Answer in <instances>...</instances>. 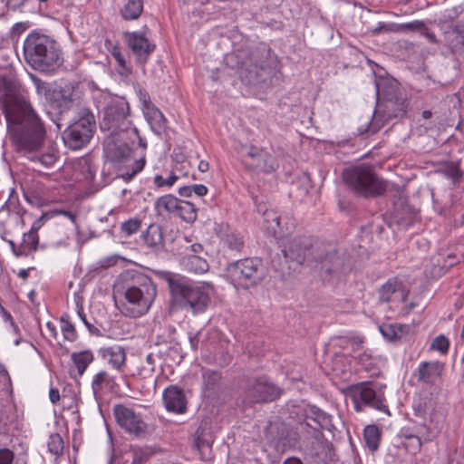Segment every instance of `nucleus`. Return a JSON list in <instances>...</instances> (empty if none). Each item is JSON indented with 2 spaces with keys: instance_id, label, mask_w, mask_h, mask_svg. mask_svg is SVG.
<instances>
[{
  "instance_id": "obj_63",
  "label": "nucleus",
  "mask_w": 464,
  "mask_h": 464,
  "mask_svg": "<svg viewBox=\"0 0 464 464\" xmlns=\"http://www.w3.org/2000/svg\"><path fill=\"white\" fill-rule=\"evenodd\" d=\"M451 12H453V14H450L449 16L451 19H454L458 17L460 14H462L463 8L461 6H456L452 8Z\"/></svg>"
},
{
  "instance_id": "obj_42",
  "label": "nucleus",
  "mask_w": 464,
  "mask_h": 464,
  "mask_svg": "<svg viewBox=\"0 0 464 464\" xmlns=\"http://www.w3.org/2000/svg\"><path fill=\"white\" fill-rule=\"evenodd\" d=\"M221 375L218 371L206 370L203 372V385L206 390L214 389L219 382Z\"/></svg>"
},
{
  "instance_id": "obj_50",
  "label": "nucleus",
  "mask_w": 464,
  "mask_h": 464,
  "mask_svg": "<svg viewBox=\"0 0 464 464\" xmlns=\"http://www.w3.org/2000/svg\"><path fill=\"white\" fill-rule=\"evenodd\" d=\"M39 161L45 167L53 166L57 160V153L53 150L42 154L39 158Z\"/></svg>"
},
{
  "instance_id": "obj_3",
  "label": "nucleus",
  "mask_w": 464,
  "mask_h": 464,
  "mask_svg": "<svg viewBox=\"0 0 464 464\" xmlns=\"http://www.w3.org/2000/svg\"><path fill=\"white\" fill-rule=\"evenodd\" d=\"M286 260L296 262L298 265L306 263L308 266L324 270H333L335 252L324 245H313L312 240L305 237H295L287 241L282 250Z\"/></svg>"
},
{
  "instance_id": "obj_14",
  "label": "nucleus",
  "mask_w": 464,
  "mask_h": 464,
  "mask_svg": "<svg viewBox=\"0 0 464 464\" xmlns=\"http://www.w3.org/2000/svg\"><path fill=\"white\" fill-rule=\"evenodd\" d=\"M280 394L279 388L263 376L249 382L245 392V401L247 404L272 401Z\"/></svg>"
},
{
  "instance_id": "obj_23",
  "label": "nucleus",
  "mask_w": 464,
  "mask_h": 464,
  "mask_svg": "<svg viewBox=\"0 0 464 464\" xmlns=\"http://www.w3.org/2000/svg\"><path fill=\"white\" fill-rule=\"evenodd\" d=\"M444 364L439 361L420 362L418 368L419 381L434 383L442 374Z\"/></svg>"
},
{
  "instance_id": "obj_52",
  "label": "nucleus",
  "mask_w": 464,
  "mask_h": 464,
  "mask_svg": "<svg viewBox=\"0 0 464 464\" xmlns=\"http://www.w3.org/2000/svg\"><path fill=\"white\" fill-rule=\"evenodd\" d=\"M137 95L139 97L140 102L142 104V109L152 104V102L150 101V97L145 90L139 88L137 91Z\"/></svg>"
},
{
  "instance_id": "obj_41",
  "label": "nucleus",
  "mask_w": 464,
  "mask_h": 464,
  "mask_svg": "<svg viewBox=\"0 0 464 464\" xmlns=\"http://www.w3.org/2000/svg\"><path fill=\"white\" fill-rule=\"evenodd\" d=\"M404 438L406 441L403 442V445L408 452L414 455L420 450L421 440L420 436L405 433Z\"/></svg>"
},
{
  "instance_id": "obj_24",
  "label": "nucleus",
  "mask_w": 464,
  "mask_h": 464,
  "mask_svg": "<svg viewBox=\"0 0 464 464\" xmlns=\"http://www.w3.org/2000/svg\"><path fill=\"white\" fill-rule=\"evenodd\" d=\"M144 244L154 251L164 248L162 228L158 224H150L141 236Z\"/></svg>"
},
{
  "instance_id": "obj_12",
  "label": "nucleus",
  "mask_w": 464,
  "mask_h": 464,
  "mask_svg": "<svg viewBox=\"0 0 464 464\" xmlns=\"http://www.w3.org/2000/svg\"><path fill=\"white\" fill-rule=\"evenodd\" d=\"M129 104L124 100L111 101L104 109L102 129L111 131L117 135L121 131H127L131 125L128 119Z\"/></svg>"
},
{
  "instance_id": "obj_28",
  "label": "nucleus",
  "mask_w": 464,
  "mask_h": 464,
  "mask_svg": "<svg viewBox=\"0 0 464 464\" xmlns=\"http://www.w3.org/2000/svg\"><path fill=\"white\" fill-rule=\"evenodd\" d=\"M146 0H127L121 9V15L124 20H137L143 12Z\"/></svg>"
},
{
  "instance_id": "obj_27",
  "label": "nucleus",
  "mask_w": 464,
  "mask_h": 464,
  "mask_svg": "<svg viewBox=\"0 0 464 464\" xmlns=\"http://www.w3.org/2000/svg\"><path fill=\"white\" fill-rule=\"evenodd\" d=\"M181 263L187 270L195 274H203L209 268L206 259L194 254H186L182 257Z\"/></svg>"
},
{
  "instance_id": "obj_59",
  "label": "nucleus",
  "mask_w": 464,
  "mask_h": 464,
  "mask_svg": "<svg viewBox=\"0 0 464 464\" xmlns=\"http://www.w3.org/2000/svg\"><path fill=\"white\" fill-rule=\"evenodd\" d=\"M46 329L52 337H53L55 339L57 338L58 332H57L55 325L53 323L48 322L46 324Z\"/></svg>"
},
{
  "instance_id": "obj_54",
  "label": "nucleus",
  "mask_w": 464,
  "mask_h": 464,
  "mask_svg": "<svg viewBox=\"0 0 464 464\" xmlns=\"http://www.w3.org/2000/svg\"><path fill=\"white\" fill-rule=\"evenodd\" d=\"M192 193H195L198 197L205 196L208 193V188L202 184H196L191 186Z\"/></svg>"
},
{
  "instance_id": "obj_37",
  "label": "nucleus",
  "mask_w": 464,
  "mask_h": 464,
  "mask_svg": "<svg viewBox=\"0 0 464 464\" xmlns=\"http://www.w3.org/2000/svg\"><path fill=\"white\" fill-rule=\"evenodd\" d=\"M363 437L368 448L374 451L379 448L380 443V431L377 426L368 425L363 431Z\"/></svg>"
},
{
  "instance_id": "obj_44",
  "label": "nucleus",
  "mask_w": 464,
  "mask_h": 464,
  "mask_svg": "<svg viewBox=\"0 0 464 464\" xmlns=\"http://www.w3.org/2000/svg\"><path fill=\"white\" fill-rule=\"evenodd\" d=\"M449 346V339L442 334L434 338L430 343L431 350L438 351L443 354H446L448 353Z\"/></svg>"
},
{
  "instance_id": "obj_58",
  "label": "nucleus",
  "mask_w": 464,
  "mask_h": 464,
  "mask_svg": "<svg viewBox=\"0 0 464 464\" xmlns=\"http://www.w3.org/2000/svg\"><path fill=\"white\" fill-rule=\"evenodd\" d=\"M53 212H55V216L63 215V216L68 218L72 223L76 222V216L73 213L70 212V211H67V210H53Z\"/></svg>"
},
{
  "instance_id": "obj_40",
  "label": "nucleus",
  "mask_w": 464,
  "mask_h": 464,
  "mask_svg": "<svg viewBox=\"0 0 464 464\" xmlns=\"http://www.w3.org/2000/svg\"><path fill=\"white\" fill-rule=\"evenodd\" d=\"M48 450L54 456H61L63 452V440L60 434H51L48 440Z\"/></svg>"
},
{
  "instance_id": "obj_8",
  "label": "nucleus",
  "mask_w": 464,
  "mask_h": 464,
  "mask_svg": "<svg viewBox=\"0 0 464 464\" xmlns=\"http://www.w3.org/2000/svg\"><path fill=\"white\" fill-rule=\"evenodd\" d=\"M227 273L235 284L244 288L256 285L266 276L263 261L257 257L244 258L230 264Z\"/></svg>"
},
{
  "instance_id": "obj_16",
  "label": "nucleus",
  "mask_w": 464,
  "mask_h": 464,
  "mask_svg": "<svg viewBox=\"0 0 464 464\" xmlns=\"http://www.w3.org/2000/svg\"><path fill=\"white\" fill-rule=\"evenodd\" d=\"M124 35L129 48L135 56L136 62L144 65L154 52L155 44H151L148 38L138 32H128Z\"/></svg>"
},
{
  "instance_id": "obj_29",
  "label": "nucleus",
  "mask_w": 464,
  "mask_h": 464,
  "mask_svg": "<svg viewBox=\"0 0 464 464\" xmlns=\"http://www.w3.org/2000/svg\"><path fill=\"white\" fill-rule=\"evenodd\" d=\"M72 361L75 365L78 375L82 376L88 366L93 362L94 356L90 350L72 353Z\"/></svg>"
},
{
  "instance_id": "obj_22",
  "label": "nucleus",
  "mask_w": 464,
  "mask_h": 464,
  "mask_svg": "<svg viewBox=\"0 0 464 464\" xmlns=\"http://www.w3.org/2000/svg\"><path fill=\"white\" fill-rule=\"evenodd\" d=\"M12 252L15 256H27L37 250L39 244L38 235L24 233L22 242L16 245L13 240H7Z\"/></svg>"
},
{
  "instance_id": "obj_57",
  "label": "nucleus",
  "mask_w": 464,
  "mask_h": 464,
  "mask_svg": "<svg viewBox=\"0 0 464 464\" xmlns=\"http://www.w3.org/2000/svg\"><path fill=\"white\" fill-rule=\"evenodd\" d=\"M69 244H70V237L68 236L64 237L63 238H62L60 240L53 241L52 243V245L54 247H66L69 246Z\"/></svg>"
},
{
  "instance_id": "obj_35",
  "label": "nucleus",
  "mask_w": 464,
  "mask_h": 464,
  "mask_svg": "<svg viewBox=\"0 0 464 464\" xmlns=\"http://www.w3.org/2000/svg\"><path fill=\"white\" fill-rule=\"evenodd\" d=\"M186 222H194L197 218V209L189 201L180 200L176 214Z\"/></svg>"
},
{
  "instance_id": "obj_38",
  "label": "nucleus",
  "mask_w": 464,
  "mask_h": 464,
  "mask_svg": "<svg viewBox=\"0 0 464 464\" xmlns=\"http://www.w3.org/2000/svg\"><path fill=\"white\" fill-rule=\"evenodd\" d=\"M403 330L404 326L401 324H382L380 326L382 334L389 341L400 339Z\"/></svg>"
},
{
  "instance_id": "obj_13",
  "label": "nucleus",
  "mask_w": 464,
  "mask_h": 464,
  "mask_svg": "<svg viewBox=\"0 0 464 464\" xmlns=\"http://www.w3.org/2000/svg\"><path fill=\"white\" fill-rule=\"evenodd\" d=\"M376 94L385 100L386 117L397 118L406 112V100L398 96V83L394 80L380 79L375 82Z\"/></svg>"
},
{
  "instance_id": "obj_51",
  "label": "nucleus",
  "mask_w": 464,
  "mask_h": 464,
  "mask_svg": "<svg viewBox=\"0 0 464 464\" xmlns=\"http://www.w3.org/2000/svg\"><path fill=\"white\" fill-rule=\"evenodd\" d=\"M14 453L8 449L0 450V464H12Z\"/></svg>"
},
{
  "instance_id": "obj_11",
  "label": "nucleus",
  "mask_w": 464,
  "mask_h": 464,
  "mask_svg": "<svg viewBox=\"0 0 464 464\" xmlns=\"http://www.w3.org/2000/svg\"><path fill=\"white\" fill-rule=\"evenodd\" d=\"M385 385L374 382H362L353 390L355 410L362 411L361 402L390 415L384 398Z\"/></svg>"
},
{
  "instance_id": "obj_60",
  "label": "nucleus",
  "mask_w": 464,
  "mask_h": 464,
  "mask_svg": "<svg viewBox=\"0 0 464 464\" xmlns=\"http://www.w3.org/2000/svg\"><path fill=\"white\" fill-rule=\"evenodd\" d=\"M179 194L181 197H190L192 195L191 186H185L179 189Z\"/></svg>"
},
{
  "instance_id": "obj_6",
  "label": "nucleus",
  "mask_w": 464,
  "mask_h": 464,
  "mask_svg": "<svg viewBox=\"0 0 464 464\" xmlns=\"http://www.w3.org/2000/svg\"><path fill=\"white\" fill-rule=\"evenodd\" d=\"M104 155L118 169L120 176L125 181H130L140 172L146 164L145 155L139 158L132 155V151L127 144L120 142L113 137H109L104 141Z\"/></svg>"
},
{
  "instance_id": "obj_48",
  "label": "nucleus",
  "mask_w": 464,
  "mask_h": 464,
  "mask_svg": "<svg viewBox=\"0 0 464 464\" xmlns=\"http://www.w3.org/2000/svg\"><path fill=\"white\" fill-rule=\"evenodd\" d=\"M55 217V212H46L41 215L39 218H37L32 225L31 229L28 233H33L34 235H38V230L42 227L44 223L51 218Z\"/></svg>"
},
{
  "instance_id": "obj_64",
  "label": "nucleus",
  "mask_w": 464,
  "mask_h": 464,
  "mask_svg": "<svg viewBox=\"0 0 464 464\" xmlns=\"http://www.w3.org/2000/svg\"><path fill=\"white\" fill-rule=\"evenodd\" d=\"M283 464H303L302 460L295 457L287 458Z\"/></svg>"
},
{
  "instance_id": "obj_26",
  "label": "nucleus",
  "mask_w": 464,
  "mask_h": 464,
  "mask_svg": "<svg viewBox=\"0 0 464 464\" xmlns=\"http://www.w3.org/2000/svg\"><path fill=\"white\" fill-rule=\"evenodd\" d=\"M142 111L153 130L161 131L165 128L166 119L153 103L143 108Z\"/></svg>"
},
{
  "instance_id": "obj_49",
  "label": "nucleus",
  "mask_w": 464,
  "mask_h": 464,
  "mask_svg": "<svg viewBox=\"0 0 464 464\" xmlns=\"http://www.w3.org/2000/svg\"><path fill=\"white\" fill-rule=\"evenodd\" d=\"M177 179H178V176L176 174H174V173H171L168 179H164L160 175H156L154 177V184L158 188H161V187H164V186H167V187L169 188V187H172L174 185V183L177 181Z\"/></svg>"
},
{
  "instance_id": "obj_55",
  "label": "nucleus",
  "mask_w": 464,
  "mask_h": 464,
  "mask_svg": "<svg viewBox=\"0 0 464 464\" xmlns=\"http://www.w3.org/2000/svg\"><path fill=\"white\" fill-rule=\"evenodd\" d=\"M49 399L52 403L55 404L60 401V392L58 389L51 388L49 391Z\"/></svg>"
},
{
  "instance_id": "obj_36",
  "label": "nucleus",
  "mask_w": 464,
  "mask_h": 464,
  "mask_svg": "<svg viewBox=\"0 0 464 464\" xmlns=\"http://www.w3.org/2000/svg\"><path fill=\"white\" fill-rule=\"evenodd\" d=\"M221 240L231 250L240 251L244 246L241 235L237 231H227L221 235Z\"/></svg>"
},
{
  "instance_id": "obj_31",
  "label": "nucleus",
  "mask_w": 464,
  "mask_h": 464,
  "mask_svg": "<svg viewBox=\"0 0 464 464\" xmlns=\"http://www.w3.org/2000/svg\"><path fill=\"white\" fill-rule=\"evenodd\" d=\"M111 47H108L111 56L115 59L119 66V73L122 76H128L131 73V67L126 62L121 48L118 45H113L111 43H107Z\"/></svg>"
},
{
  "instance_id": "obj_2",
  "label": "nucleus",
  "mask_w": 464,
  "mask_h": 464,
  "mask_svg": "<svg viewBox=\"0 0 464 464\" xmlns=\"http://www.w3.org/2000/svg\"><path fill=\"white\" fill-rule=\"evenodd\" d=\"M123 301L118 305L121 313L130 318L146 314L157 296L153 281L143 273L130 274L121 289Z\"/></svg>"
},
{
  "instance_id": "obj_32",
  "label": "nucleus",
  "mask_w": 464,
  "mask_h": 464,
  "mask_svg": "<svg viewBox=\"0 0 464 464\" xmlns=\"http://www.w3.org/2000/svg\"><path fill=\"white\" fill-rule=\"evenodd\" d=\"M155 372V357L149 353L146 358L140 362L135 373L140 379H151Z\"/></svg>"
},
{
  "instance_id": "obj_56",
  "label": "nucleus",
  "mask_w": 464,
  "mask_h": 464,
  "mask_svg": "<svg viewBox=\"0 0 464 464\" xmlns=\"http://www.w3.org/2000/svg\"><path fill=\"white\" fill-rule=\"evenodd\" d=\"M28 0H7V5L11 9H17L23 6Z\"/></svg>"
},
{
  "instance_id": "obj_1",
  "label": "nucleus",
  "mask_w": 464,
  "mask_h": 464,
  "mask_svg": "<svg viewBox=\"0 0 464 464\" xmlns=\"http://www.w3.org/2000/svg\"><path fill=\"white\" fill-rule=\"evenodd\" d=\"M0 111L18 150L25 154L39 150L44 129L32 108L27 91L15 76H0Z\"/></svg>"
},
{
  "instance_id": "obj_47",
  "label": "nucleus",
  "mask_w": 464,
  "mask_h": 464,
  "mask_svg": "<svg viewBox=\"0 0 464 464\" xmlns=\"http://www.w3.org/2000/svg\"><path fill=\"white\" fill-rule=\"evenodd\" d=\"M398 27H399V30L402 31V32H406V31H411V32H414V31H423V30L426 29L425 24L422 21H420V20H415V21H412V22H409V23H405V24H401L398 25Z\"/></svg>"
},
{
  "instance_id": "obj_19",
  "label": "nucleus",
  "mask_w": 464,
  "mask_h": 464,
  "mask_svg": "<svg viewBox=\"0 0 464 464\" xmlns=\"http://www.w3.org/2000/svg\"><path fill=\"white\" fill-rule=\"evenodd\" d=\"M285 219H287V221L282 226L281 217L276 211L269 209L264 212L265 228L274 237H281L285 234H288L295 227V224L290 218H285Z\"/></svg>"
},
{
  "instance_id": "obj_30",
  "label": "nucleus",
  "mask_w": 464,
  "mask_h": 464,
  "mask_svg": "<svg viewBox=\"0 0 464 464\" xmlns=\"http://www.w3.org/2000/svg\"><path fill=\"white\" fill-rule=\"evenodd\" d=\"M53 97L55 102L59 103L60 107L67 109L74 101L73 87L70 84H66L64 87H61L59 90L54 91Z\"/></svg>"
},
{
  "instance_id": "obj_61",
  "label": "nucleus",
  "mask_w": 464,
  "mask_h": 464,
  "mask_svg": "<svg viewBox=\"0 0 464 464\" xmlns=\"http://www.w3.org/2000/svg\"><path fill=\"white\" fill-rule=\"evenodd\" d=\"M188 248H189V250L194 255H197L198 253H201L203 251V246L200 244L190 245Z\"/></svg>"
},
{
  "instance_id": "obj_4",
  "label": "nucleus",
  "mask_w": 464,
  "mask_h": 464,
  "mask_svg": "<svg viewBox=\"0 0 464 464\" xmlns=\"http://www.w3.org/2000/svg\"><path fill=\"white\" fill-rule=\"evenodd\" d=\"M171 301L179 308L196 315L204 313L210 303L208 284H198L185 279L168 278Z\"/></svg>"
},
{
  "instance_id": "obj_18",
  "label": "nucleus",
  "mask_w": 464,
  "mask_h": 464,
  "mask_svg": "<svg viewBox=\"0 0 464 464\" xmlns=\"http://www.w3.org/2000/svg\"><path fill=\"white\" fill-rule=\"evenodd\" d=\"M408 290L403 283L397 278H390L379 290V299L382 302H405Z\"/></svg>"
},
{
  "instance_id": "obj_45",
  "label": "nucleus",
  "mask_w": 464,
  "mask_h": 464,
  "mask_svg": "<svg viewBox=\"0 0 464 464\" xmlns=\"http://www.w3.org/2000/svg\"><path fill=\"white\" fill-rule=\"evenodd\" d=\"M141 226V221L139 218H130L121 224V232L126 236H130L136 233Z\"/></svg>"
},
{
  "instance_id": "obj_43",
  "label": "nucleus",
  "mask_w": 464,
  "mask_h": 464,
  "mask_svg": "<svg viewBox=\"0 0 464 464\" xmlns=\"http://www.w3.org/2000/svg\"><path fill=\"white\" fill-rule=\"evenodd\" d=\"M61 330L64 340L73 342L77 338L74 325L68 320V317H61Z\"/></svg>"
},
{
  "instance_id": "obj_17",
  "label": "nucleus",
  "mask_w": 464,
  "mask_h": 464,
  "mask_svg": "<svg viewBox=\"0 0 464 464\" xmlns=\"http://www.w3.org/2000/svg\"><path fill=\"white\" fill-rule=\"evenodd\" d=\"M91 387L95 401L99 402L117 387L116 378L105 370L99 371L93 375Z\"/></svg>"
},
{
  "instance_id": "obj_34",
  "label": "nucleus",
  "mask_w": 464,
  "mask_h": 464,
  "mask_svg": "<svg viewBox=\"0 0 464 464\" xmlns=\"http://www.w3.org/2000/svg\"><path fill=\"white\" fill-rule=\"evenodd\" d=\"M180 199L172 196V195H165L160 197L156 201V208L160 212L161 210H165L170 214H176Z\"/></svg>"
},
{
  "instance_id": "obj_62",
  "label": "nucleus",
  "mask_w": 464,
  "mask_h": 464,
  "mask_svg": "<svg viewBox=\"0 0 464 464\" xmlns=\"http://www.w3.org/2000/svg\"><path fill=\"white\" fill-rule=\"evenodd\" d=\"M209 169V164L208 162L205 161V160H201L199 161L198 165V169L200 171V172H206L208 171Z\"/></svg>"
},
{
  "instance_id": "obj_21",
  "label": "nucleus",
  "mask_w": 464,
  "mask_h": 464,
  "mask_svg": "<svg viewBox=\"0 0 464 464\" xmlns=\"http://www.w3.org/2000/svg\"><path fill=\"white\" fill-rule=\"evenodd\" d=\"M101 356L111 369L119 372H121L126 365V351L120 345L102 348Z\"/></svg>"
},
{
  "instance_id": "obj_25",
  "label": "nucleus",
  "mask_w": 464,
  "mask_h": 464,
  "mask_svg": "<svg viewBox=\"0 0 464 464\" xmlns=\"http://www.w3.org/2000/svg\"><path fill=\"white\" fill-rule=\"evenodd\" d=\"M446 42L453 54L461 55L464 53V32L460 26H455L447 34Z\"/></svg>"
},
{
  "instance_id": "obj_15",
  "label": "nucleus",
  "mask_w": 464,
  "mask_h": 464,
  "mask_svg": "<svg viewBox=\"0 0 464 464\" xmlns=\"http://www.w3.org/2000/svg\"><path fill=\"white\" fill-rule=\"evenodd\" d=\"M304 420L299 423L297 429L319 440L322 436L321 429L330 421V416L319 408L309 405L304 409Z\"/></svg>"
},
{
  "instance_id": "obj_5",
  "label": "nucleus",
  "mask_w": 464,
  "mask_h": 464,
  "mask_svg": "<svg viewBox=\"0 0 464 464\" xmlns=\"http://www.w3.org/2000/svg\"><path fill=\"white\" fill-rule=\"evenodd\" d=\"M26 62L35 70L46 72L60 63V52L56 43L46 35L30 34L24 43Z\"/></svg>"
},
{
  "instance_id": "obj_53",
  "label": "nucleus",
  "mask_w": 464,
  "mask_h": 464,
  "mask_svg": "<svg viewBox=\"0 0 464 464\" xmlns=\"http://www.w3.org/2000/svg\"><path fill=\"white\" fill-rule=\"evenodd\" d=\"M264 151L265 150L263 149L251 146L247 150V156L257 161V160H259L260 157L263 155Z\"/></svg>"
},
{
  "instance_id": "obj_46",
  "label": "nucleus",
  "mask_w": 464,
  "mask_h": 464,
  "mask_svg": "<svg viewBox=\"0 0 464 464\" xmlns=\"http://www.w3.org/2000/svg\"><path fill=\"white\" fill-rule=\"evenodd\" d=\"M130 453L132 456L131 464H144L150 455L149 450L143 448H133Z\"/></svg>"
},
{
  "instance_id": "obj_9",
  "label": "nucleus",
  "mask_w": 464,
  "mask_h": 464,
  "mask_svg": "<svg viewBox=\"0 0 464 464\" xmlns=\"http://www.w3.org/2000/svg\"><path fill=\"white\" fill-rule=\"evenodd\" d=\"M113 412L118 425L134 438H145L154 430L153 427L145 420L141 412L133 407L119 404L114 407Z\"/></svg>"
},
{
  "instance_id": "obj_20",
  "label": "nucleus",
  "mask_w": 464,
  "mask_h": 464,
  "mask_svg": "<svg viewBox=\"0 0 464 464\" xmlns=\"http://www.w3.org/2000/svg\"><path fill=\"white\" fill-rule=\"evenodd\" d=\"M163 402L168 411L182 414L187 410L183 391L177 386H169L163 392Z\"/></svg>"
},
{
  "instance_id": "obj_7",
  "label": "nucleus",
  "mask_w": 464,
  "mask_h": 464,
  "mask_svg": "<svg viewBox=\"0 0 464 464\" xmlns=\"http://www.w3.org/2000/svg\"><path fill=\"white\" fill-rule=\"evenodd\" d=\"M343 179L356 193L364 197L382 195L387 188L386 182L365 166L345 170Z\"/></svg>"
},
{
  "instance_id": "obj_10",
  "label": "nucleus",
  "mask_w": 464,
  "mask_h": 464,
  "mask_svg": "<svg viewBox=\"0 0 464 464\" xmlns=\"http://www.w3.org/2000/svg\"><path fill=\"white\" fill-rule=\"evenodd\" d=\"M94 130V116L92 113H85L63 131L64 145L73 150L83 148L90 142Z\"/></svg>"
},
{
  "instance_id": "obj_39",
  "label": "nucleus",
  "mask_w": 464,
  "mask_h": 464,
  "mask_svg": "<svg viewBox=\"0 0 464 464\" xmlns=\"http://www.w3.org/2000/svg\"><path fill=\"white\" fill-rule=\"evenodd\" d=\"M256 168H259L262 171L266 173H270L276 170L278 167V164L276 159L266 151H264L263 155L257 160Z\"/></svg>"
},
{
  "instance_id": "obj_33",
  "label": "nucleus",
  "mask_w": 464,
  "mask_h": 464,
  "mask_svg": "<svg viewBox=\"0 0 464 464\" xmlns=\"http://www.w3.org/2000/svg\"><path fill=\"white\" fill-rule=\"evenodd\" d=\"M213 442L212 436L208 432L206 426L200 425L196 432L194 438V445L198 451H203L205 449H209Z\"/></svg>"
}]
</instances>
